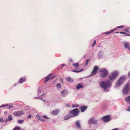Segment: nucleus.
Masks as SVG:
<instances>
[{"mask_svg":"<svg viewBox=\"0 0 130 130\" xmlns=\"http://www.w3.org/2000/svg\"><path fill=\"white\" fill-rule=\"evenodd\" d=\"M13 107V106L12 105H9V108H8L9 109H10L11 108H12Z\"/></svg>","mask_w":130,"mask_h":130,"instance_id":"a19ab883","label":"nucleus"},{"mask_svg":"<svg viewBox=\"0 0 130 130\" xmlns=\"http://www.w3.org/2000/svg\"><path fill=\"white\" fill-rule=\"evenodd\" d=\"M119 32L118 31H117V32H115L116 33H118Z\"/></svg>","mask_w":130,"mask_h":130,"instance_id":"4d7b16f0","label":"nucleus"},{"mask_svg":"<svg viewBox=\"0 0 130 130\" xmlns=\"http://www.w3.org/2000/svg\"><path fill=\"white\" fill-rule=\"evenodd\" d=\"M72 107H77L78 106V105H77V106L76 105L73 104L72 105Z\"/></svg>","mask_w":130,"mask_h":130,"instance_id":"c756f323","label":"nucleus"},{"mask_svg":"<svg viewBox=\"0 0 130 130\" xmlns=\"http://www.w3.org/2000/svg\"><path fill=\"white\" fill-rule=\"evenodd\" d=\"M127 110L128 111H130V108L128 109Z\"/></svg>","mask_w":130,"mask_h":130,"instance_id":"864d4df0","label":"nucleus"},{"mask_svg":"<svg viewBox=\"0 0 130 130\" xmlns=\"http://www.w3.org/2000/svg\"><path fill=\"white\" fill-rule=\"evenodd\" d=\"M52 75V74H50L47 77H46L45 78V80H48L49 79H51L52 78H53V77H50V76Z\"/></svg>","mask_w":130,"mask_h":130,"instance_id":"5701e85b","label":"nucleus"},{"mask_svg":"<svg viewBox=\"0 0 130 130\" xmlns=\"http://www.w3.org/2000/svg\"><path fill=\"white\" fill-rule=\"evenodd\" d=\"M41 93V90L40 89H39L38 90V93Z\"/></svg>","mask_w":130,"mask_h":130,"instance_id":"c03bdc74","label":"nucleus"},{"mask_svg":"<svg viewBox=\"0 0 130 130\" xmlns=\"http://www.w3.org/2000/svg\"><path fill=\"white\" fill-rule=\"evenodd\" d=\"M124 44V47L125 49H127L130 50V44L129 43L127 42H123Z\"/></svg>","mask_w":130,"mask_h":130,"instance_id":"9b49d317","label":"nucleus"},{"mask_svg":"<svg viewBox=\"0 0 130 130\" xmlns=\"http://www.w3.org/2000/svg\"><path fill=\"white\" fill-rule=\"evenodd\" d=\"M98 68L99 67L98 66H94V67L93 70L91 73L92 76H94L96 74Z\"/></svg>","mask_w":130,"mask_h":130,"instance_id":"0eeeda50","label":"nucleus"},{"mask_svg":"<svg viewBox=\"0 0 130 130\" xmlns=\"http://www.w3.org/2000/svg\"><path fill=\"white\" fill-rule=\"evenodd\" d=\"M128 107L129 108H130V106H129Z\"/></svg>","mask_w":130,"mask_h":130,"instance_id":"13d9d810","label":"nucleus"},{"mask_svg":"<svg viewBox=\"0 0 130 130\" xmlns=\"http://www.w3.org/2000/svg\"><path fill=\"white\" fill-rule=\"evenodd\" d=\"M18 122L19 123H22L23 122V120H19L18 121Z\"/></svg>","mask_w":130,"mask_h":130,"instance_id":"cd10ccee","label":"nucleus"},{"mask_svg":"<svg viewBox=\"0 0 130 130\" xmlns=\"http://www.w3.org/2000/svg\"><path fill=\"white\" fill-rule=\"evenodd\" d=\"M129 84H127L123 89V92L124 94H128L129 91Z\"/></svg>","mask_w":130,"mask_h":130,"instance_id":"39448f33","label":"nucleus"},{"mask_svg":"<svg viewBox=\"0 0 130 130\" xmlns=\"http://www.w3.org/2000/svg\"><path fill=\"white\" fill-rule=\"evenodd\" d=\"M89 60L88 59H87L86 60V63H85V65L86 66L88 64V62H89Z\"/></svg>","mask_w":130,"mask_h":130,"instance_id":"2f4dec72","label":"nucleus"},{"mask_svg":"<svg viewBox=\"0 0 130 130\" xmlns=\"http://www.w3.org/2000/svg\"><path fill=\"white\" fill-rule=\"evenodd\" d=\"M24 113L23 111H15L13 112V115L14 116H21Z\"/></svg>","mask_w":130,"mask_h":130,"instance_id":"9d476101","label":"nucleus"},{"mask_svg":"<svg viewBox=\"0 0 130 130\" xmlns=\"http://www.w3.org/2000/svg\"><path fill=\"white\" fill-rule=\"evenodd\" d=\"M68 90L66 89H64L61 92V94L62 96L64 97L68 93Z\"/></svg>","mask_w":130,"mask_h":130,"instance_id":"f8f14e48","label":"nucleus"},{"mask_svg":"<svg viewBox=\"0 0 130 130\" xmlns=\"http://www.w3.org/2000/svg\"><path fill=\"white\" fill-rule=\"evenodd\" d=\"M45 95V93H43L42 94V96H44Z\"/></svg>","mask_w":130,"mask_h":130,"instance_id":"de8ad7c7","label":"nucleus"},{"mask_svg":"<svg viewBox=\"0 0 130 130\" xmlns=\"http://www.w3.org/2000/svg\"><path fill=\"white\" fill-rule=\"evenodd\" d=\"M96 41L95 40H94V43L92 45V46L93 47H94V45H95L96 44Z\"/></svg>","mask_w":130,"mask_h":130,"instance_id":"473e14b6","label":"nucleus"},{"mask_svg":"<svg viewBox=\"0 0 130 130\" xmlns=\"http://www.w3.org/2000/svg\"><path fill=\"white\" fill-rule=\"evenodd\" d=\"M57 88H61V85L59 83H58L57 85Z\"/></svg>","mask_w":130,"mask_h":130,"instance_id":"bb28decb","label":"nucleus"},{"mask_svg":"<svg viewBox=\"0 0 130 130\" xmlns=\"http://www.w3.org/2000/svg\"><path fill=\"white\" fill-rule=\"evenodd\" d=\"M128 75L129 76H130V71L128 73Z\"/></svg>","mask_w":130,"mask_h":130,"instance_id":"603ef678","label":"nucleus"},{"mask_svg":"<svg viewBox=\"0 0 130 130\" xmlns=\"http://www.w3.org/2000/svg\"><path fill=\"white\" fill-rule=\"evenodd\" d=\"M126 78L124 76L121 77L118 79L116 85L119 86L121 85L123 82L126 79Z\"/></svg>","mask_w":130,"mask_h":130,"instance_id":"423d86ee","label":"nucleus"},{"mask_svg":"<svg viewBox=\"0 0 130 130\" xmlns=\"http://www.w3.org/2000/svg\"><path fill=\"white\" fill-rule=\"evenodd\" d=\"M36 117L39 120H41V117L40 116L38 115H36Z\"/></svg>","mask_w":130,"mask_h":130,"instance_id":"c85d7f7f","label":"nucleus"},{"mask_svg":"<svg viewBox=\"0 0 130 130\" xmlns=\"http://www.w3.org/2000/svg\"><path fill=\"white\" fill-rule=\"evenodd\" d=\"M120 33L121 34H123L125 35V36H130V34H128L123 31H120Z\"/></svg>","mask_w":130,"mask_h":130,"instance_id":"aec40b11","label":"nucleus"},{"mask_svg":"<svg viewBox=\"0 0 130 130\" xmlns=\"http://www.w3.org/2000/svg\"><path fill=\"white\" fill-rule=\"evenodd\" d=\"M40 99H41L42 100H43V99H42V98H40Z\"/></svg>","mask_w":130,"mask_h":130,"instance_id":"bf43d9fd","label":"nucleus"},{"mask_svg":"<svg viewBox=\"0 0 130 130\" xmlns=\"http://www.w3.org/2000/svg\"><path fill=\"white\" fill-rule=\"evenodd\" d=\"M0 122L2 123L4 122V121L3 120V118H0Z\"/></svg>","mask_w":130,"mask_h":130,"instance_id":"c9c22d12","label":"nucleus"},{"mask_svg":"<svg viewBox=\"0 0 130 130\" xmlns=\"http://www.w3.org/2000/svg\"><path fill=\"white\" fill-rule=\"evenodd\" d=\"M112 130H118V128H115L114 129H112Z\"/></svg>","mask_w":130,"mask_h":130,"instance_id":"09e8293b","label":"nucleus"},{"mask_svg":"<svg viewBox=\"0 0 130 130\" xmlns=\"http://www.w3.org/2000/svg\"><path fill=\"white\" fill-rule=\"evenodd\" d=\"M102 54V53H100V52H99L98 54V56L99 57H101V55Z\"/></svg>","mask_w":130,"mask_h":130,"instance_id":"4c0bfd02","label":"nucleus"},{"mask_svg":"<svg viewBox=\"0 0 130 130\" xmlns=\"http://www.w3.org/2000/svg\"><path fill=\"white\" fill-rule=\"evenodd\" d=\"M43 117L45 119H49V118L46 116H43Z\"/></svg>","mask_w":130,"mask_h":130,"instance_id":"7c9ffc66","label":"nucleus"},{"mask_svg":"<svg viewBox=\"0 0 130 130\" xmlns=\"http://www.w3.org/2000/svg\"><path fill=\"white\" fill-rule=\"evenodd\" d=\"M87 108V106L85 105L81 106L80 108L81 111L82 112H84Z\"/></svg>","mask_w":130,"mask_h":130,"instance_id":"dca6fc26","label":"nucleus"},{"mask_svg":"<svg viewBox=\"0 0 130 130\" xmlns=\"http://www.w3.org/2000/svg\"><path fill=\"white\" fill-rule=\"evenodd\" d=\"M83 88V84L82 83H79L76 86V88L77 89H79L80 88Z\"/></svg>","mask_w":130,"mask_h":130,"instance_id":"2eb2a0df","label":"nucleus"},{"mask_svg":"<svg viewBox=\"0 0 130 130\" xmlns=\"http://www.w3.org/2000/svg\"><path fill=\"white\" fill-rule=\"evenodd\" d=\"M40 120L42 122H44L45 121V120L44 119H41Z\"/></svg>","mask_w":130,"mask_h":130,"instance_id":"a18cd8bd","label":"nucleus"},{"mask_svg":"<svg viewBox=\"0 0 130 130\" xmlns=\"http://www.w3.org/2000/svg\"><path fill=\"white\" fill-rule=\"evenodd\" d=\"M66 66V64H63L62 65V66H61V69H62L63 68V67L64 66Z\"/></svg>","mask_w":130,"mask_h":130,"instance_id":"79ce46f5","label":"nucleus"},{"mask_svg":"<svg viewBox=\"0 0 130 130\" xmlns=\"http://www.w3.org/2000/svg\"><path fill=\"white\" fill-rule=\"evenodd\" d=\"M125 100L127 103L130 104V96L126 97L125 99Z\"/></svg>","mask_w":130,"mask_h":130,"instance_id":"f3484780","label":"nucleus"},{"mask_svg":"<svg viewBox=\"0 0 130 130\" xmlns=\"http://www.w3.org/2000/svg\"><path fill=\"white\" fill-rule=\"evenodd\" d=\"M7 120H6V121H5V122H7Z\"/></svg>","mask_w":130,"mask_h":130,"instance_id":"052dcab7","label":"nucleus"},{"mask_svg":"<svg viewBox=\"0 0 130 130\" xmlns=\"http://www.w3.org/2000/svg\"><path fill=\"white\" fill-rule=\"evenodd\" d=\"M31 115L30 114L29 116L28 117V118H31Z\"/></svg>","mask_w":130,"mask_h":130,"instance_id":"49530a36","label":"nucleus"},{"mask_svg":"<svg viewBox=\"0 0 130 130\" xmlns=\"http://www.w3.org/2000/svg\"><path fill=\"white\" fill-rule=\"evenodd\" d=\"M48 81V80H45L44 81V83H46L47 81Z\"/></svg>","mask_w":130,"mask_h":130,"instance_id":"8fccbe9b","label":"nucleus"},{"mask_svg":"<svg viewBox=\"0 0 130 130\" xmlns=\"http://www.w3.org/2000/svg\"><path fill=\"white\" fill-rule=\"evenodd\" d=\"M119 74V72L118 71H114L111 73L108 76V78L110 81H112L115 79L117 76Z\"/></svg>","mask_w":130,"mask_h":130,"instance_id":"7ed1b4c3","label":"nucleus"},{"mask_svg":"<svg viewBox=\"0 0 130 130\" xmlns=\"http://www.w3.org/2000/svg\"><path fill=\"white\" fill-rule=\"evenodd\" d=\"M72 71L73 72H76V73H78L79 72V71H76L75 70H72Z\"/></svg>","mask_w":130,"mask_h":130,"instance_id":"72a5a7b5","label":"nucleus"},{"mask_svg":"<svg viewBox=\"0 0 130 130\" xmlns=\"http://www.w3.org/2000/svg\"><path fill=\"white\" fill-rule=\"evenodd\" d=\"M111 119V117L109 115L104 116L102 118V120L104 122H106L109 121Z\"/></svg>","mask_w":130,"mask_h":130,"instance_id":"6e6552de","label":"nucleus"},{"mask_svg":"<svg viewBox=\"0 0 130 130\" xmlns=\"http://www.w3.org/2000/svg\"><path fill=\"white\" fill-rule=\"evenodd\" d=\"M75 123L76 126H77V127L80 128H81L80 125L79 123V121H77Z\"/></svg>","mask_w":130,"mask_h":130,"instance_id":"6ab92c4d","label":"nucleus"},{"mask_svg":"<svg viewBox=\"0 0 130 130\" xmlns=\"http://www.w3.org/2000/svg\"><path fill=\"white\" fill-rule=\"evenodd\" d=\"M35 98H36V99H38H38H40V98H38V97H35Z\"/></svg>","mask_w":130,"mask_h":130,"instance_id":"6e6d98bb","label":"nucleus"},{"mask_svg":"<svg viewBox=\"0 0 130 130\" xmlns=\"http://www.w3.org/2000/svg\"><path fill=\"white\" fill-rule=\"evenodd\" d=\"M8 119L9 121H10L12 120V118L11 115H9L8 117Z\"/></svg>","mask_w":130,"mask_h":130,"instance_id":"393cba45","label":"nucleus"},{"mask_svg":"<svg viewBox=\"0 0 130 130\" xmlns=\"http://www.w3.org/2000/svg\"><path fill=\"white\" fill-rule=\"evenodd\" d=\"M43 100V101H44V100Z\"/></svg>","mask_w":130,"mask_h":130,"instance_id":"680f3d73","label":"nucleus"},{"mask_svg":"<svg viewBox=\"0 0 130 130\" xmlns=\"http://www.w3.org/2000/svg\"><path fill=\"white\" fill-rule=\"evenodd\" d=\"M79 112V111L78 108H76L73 109L69 112L70 118H73L76 116L78 115Z\"/></svg>","mask_w":130,"mask_h":130,"instance_id":"f03ea898","label":"nucleus"},{"mask_svg":"<svg viewBox=\"0 0 130 130\" xmlns=\"http://www.w3.org/2000/svg\"><path fill=\"white\" fill-rule=\"evenodd\" d=\"M124 27V26L123 25H121V26H118L117 27V28H123Z\"/></svg>","mask_w":130,"mask_h":130,"instance_id":"f704fd0d","label":"nucleus"},{"mask_svg":"<svg viewBox=\"0 0 130 130\" xmlns=\"http://www.w3.org/2000/svg\"><path fill=\"white\" fill-rule=\"evenodd\" d=\"M25 80L26 78L22 77L19 79L18 82L20 84L24 82H25Z\"/></svg>","mask_w":130,"mask_h":130,"instance_id":"4468645a","label":"nucleus"},{"mask_svg":"<svg viewBox=\"0 0 130 130\" xmlns=\"http://www.w3.org/2000/svg\"><path fill=\"white\" fill-rule=\"evenodd\" d=\"M66 80L67 82H69L70 83L72 82H73V79H72L70 77H68L66 79Z\"/></svg>","mask_w":130,"mask_h":130,"instance_id":"a211bd4d","label":"nucleus"},{"mask_svg":"<svg viewBox=\"0 0 130 130\" xmlns=\"http://www.w3.org/2000/svg\"><path fill=\"white\" fill-rule=\"evenodd\" d=\"M100 76L102 77H105L108 75V72L105 69H100Z\"/></svg>","mask_w":130,"mask_h":130,"instance_id":"20e7f679","label":"nucleus"},{"mask_svg":"<svg viewBox=\"0 0 130 130\" xmlns=\"http://www.w3.org/2000/svg\"><path fill=\"white\" fill-rule=\"evenodd\" d=\"M72 65L75 67H78L79 66V64L78 63L76 62L73 63Z\"/></svg>","mask_w":130,"mask_h":130,"instance_id":"412c9836","label":"nucleus"},{"mask_svg":"<svg viewBox=\"0 0 130 130\" xmlns=\"http://www.w3.org/2000/svg\"><path fill=\"white\" fill-rule=\"evenodd\" d=\"M60 81L62 83H63V79L62 78H60Z\"/></svg>","mask_w":130,"mask_h":130,"instance_id":"ea45409f","label":"nucleus"},{"mask_svg":"<svg viewBox=\"0 0 130 130\" xmlns=\"http://www.w3.org/2000/svg\"><path fill=\"white\" fill-rule=\"evenodd\" d=\"M20 128H21L19 126H16L13 129V130H15L16 129L19 130L20 129Z\"/></svg>","mask_w":130,"mask_h":130,"instance_id":"b1692460","label":"nucleus"},{"mask_svg":"<svg viewBox=\"0 0 130 130\" xmlns=\"http://www.w3.org/2000/svg\"><path fill=\"white\" fill-rule=\"evenodd\" d=\"M59 110L58 109H56L52 111L51 113L53 115H56L58 113Z\"/></svg>","mask_w":130,"mask_h":130,"instance_id":"ddd939ff","label":"nucleus"},{"mask_svg":"<svg viewBox=\"0 0 130 130\" xmlns=\"http://www.w3.org/2000/svg\"><path fill=\"white\" fill-rule=\"evenodd\" d=\"M123 30L124 31H125L128 32V33L129 32V31L127 29H125V30Z\"/></svg>","mask_w":130,"mask_h":130,"instance_id":"37998d69","label":"nucleus"},{"mask_svg":"<svg viewBox=\"0 0 130 130\" xmlns=\"http://www.w3.org/2000/svg\"><path fill=\"white\" fill-rule=\"evenodd\" d=\"M115 29H113V30H111L110 31H109V32H106V34L107 35H109V34H110V33H112V32H113V31H114V30H115Z\"/></svg>","mask_w":130,"mask_h":130,"instance_id":"a878e982","label":"nucleus"},{"mask_svg":"<svg viewBox=\"0 0 130 130\" xmlns=\"http://www.w3.org/2000/svg\"><path fill=\"white\" fill-rule=\"evenodd\" d=\"M83 69H82L81 70H79V72H81V71H83Z\"/></svg>","mask_w":130,"mask_h":130,"instance_id":"3c124183","label":"nucleus"},{"mask_svg":"<svg viewBox=\"0 0 130 130\" xmlns=\"http://www.w3.org/2000/svg\"><path fill=\"white\" fill-rule=\"evenodd\" d=\"M111 84V82L108 80H107L106 82L102 81L100 83L101 86L105 90H106L107 88L109 87Z\"/></svg>","mask_w":130,"mask_h":130,"instance_id":"f257e3e1","label":"nucleus"},{"mask_svg":"<svg viewBox=\"0 0 130 130\" xmlns=\"http://www.w3.org/2000/svg\"><path fill=\"white\" fill-rule=\"evenodd\" d=\"M66 106L67 107H70L71 106L70 105H69V104H66Z\"/></svg>","mask_w":130,"mask_h":130,"instance_id":"58836bf2","label":"nucleus"},{"mask_svg":"<svg viewBox=\"0 0 130 130\" xmlns=\"http://www.w3.org/2000/svg\"><path fill=\"white\" fill-rule=\"evenodd\" d=\"M70 117V116L69 115H67L64 117V120H68L69 119Z\"/></svg>","mask_w":130,"mask_h":130,"instance_id":"4be33fe9","label":"nucleus"},{"mask_svg":"<svg viewBox=\"0 0 130 130\" xmlns=\"http://www.w3.org/2000/svg\"><path fill=\"white\" fill-rule=\"evenodd\" d=\"M7 113V112L6 111H5L4 112V114H6Z\"/></svg>","mask_w":130,"mask_h":130,"instance_id":"5fc2aeb1","label":"nucleus"},{"mask_svg":"<svg viewBox=\"0 0 130 130\" xmlns=\"http://www.w3.org/2000/svg\"><path fill=\"white\" fill-rule=\"evenodd\" d=\"M7 105H8V104H7V105H5L2 104V106H0V108L4 107L6 106Z\"/></svg>","mask_w":130,"mask_h":130,"instance_id":"e433bc0d","label":"nucleus"},{"mask_svg":"<svg viewBox=\"0 0 130 130\" xmlns=\"http://www.w3.org/2000/svg\"><path fill=\"white\" fill-rule=\"evenodd\" d=\"M98 121L96 120L94 118L89 119L88 121V123L89 124H98Z\"/></svg>","mask_w":130,"mask_h":130,"instance_id":"1a4fd4ad","label":"nucleus"}]
</instances>
